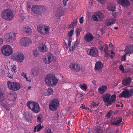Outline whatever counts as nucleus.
I'll list each match as a JSON object with an SVG mask.
<instances>
[{
  "mask_svg": "<svg viewBox=\"0 0 133 133\" xmlns=\"http://www.w3.org/2000/svg\"><path fill=\"white\" fill-rule=\"evenodd\" d=\"M27 106L34 113H38L41 109L39 104L37 102L33 101L28 102Z\"/></svg>",
  "mask_w": 133,
  "mask_h": 133,
  "instance_id": "f257e3e1",
  "label": "nucleus"
},
{
  "mask_svg": "<svg viewBox=\"0 0 133 133\" xmlns=\"http://www.w3.org/2000/svg\"><path fill=\"white\" fill-rule=\"evenodd\" d=\"M1 17L3 19L7 21H10L13 19L14 15L11 10L6 9L2 11Z\"/></svg>",
  "mask_w": 133,
  "mask_h": 133,
  "instance_id": "f03ea898",
  "label": "nucleus"
},
{
  "mask_svg": "<svg viewBox=\"0 0 133 133\" xmlns=\"http://www.w3.org/2000/svg\"><path fill=\"white\" fill-rule=\"evenodd\" d=\"M69 67L70 69L75 72H78L80 71L83 72L85 70L84 67L81 66L77 63H71L70 64Z\"/></svg>",
  "mask_w": 133,
  "mask_h": 133,
  "instance_id": "7ed1b4c3",
  "label": "nucleus"
},
{
  "mask_svg": "<svg viewBox=\"0 0 133 133\" xmlns=\"http://www.w3.org/2000/svg\"><path fill=\"white\" fill-rule=\"evenodd\" d=\"M50 28L43 24H41L37 26V30L41 34L46 35L49 33Z\"/></svg>",
  "mask_w": 133,
  "mask_h": 133,
  "instance_id": "20e7f679",
  "label": "nucleus"
},
{
  "mask_svg": "<svg viewBox=\"0 0 133 133\" xmlns=\"http://www.w3.org/2000/svg\"><path fill=\"white\" fill-rule=\"evenodd\" d=\"M2 53L5 56H8L13 52L12 47L9 45H4L1 48Z\"/></svg>",
  "mask_w": 133,
  "mask_h": 133,
  "instance_id": "39448f33",
  "label": "nucleus"
},
{
  "mask_svg": "<svg viewBox=\"0 0 133 133\" xmlns=\"http://www.w3.org/2000/svg\"><path fill=\"white\" fill-rule=\"evenodd\" d=\"M133 89H124L119 95V97L128 98L132 96Z\"/></svg>",
  "mask_w": 133,
  "mask_h": 133,
  "instance_id": "423d86ee",
  "label": "nucleus"
},
{
  "mask_svg": "<svg viewBox=\"0 0 133 133\" xmlns=\"http://www.w3.org/2000/svg\"><path fill=\"white\" fill-rule=\"evenodd\" d=\"M7 84L8 88L11 90L16 91L19 90L21 88L20 84L17 82L8 81Z\"/></svg>",
  "mask_w": 133,
  "mask_h": 133,
  "instance_id": "0eeeda50",
  "label": "nucleus"
},
{
  "mask_svg": "<svg viewBox=\"0 0 133 133\" xmlns=\"http://www.w3.org/2000/svg\"><path fill=\"white\" fill-rule=\"evenodd\" d=\"M16 35L15 32H10L5 35V38L6 42L11 43L16 40Z\"/></svg>",
  "mask_w": 133,
  "mask_h": 133,
  "instance_id": "6e6552de",
  "label": "nucleus"
},
{
  "mask_svg": "<svg viewBox=\"0 0 133 133\" xmlns=\"http://www.w3.org/2000/svg\"><path fill=\"white\" fill-rule=\"evenodd\" d=\"M87 54L88 55L93 57L97 58L99 55V53L98 49L94 47L91 48L89 49L87 51Z\"/></svg>",
  "mask_w": 133,
  "mask_h": 133,
  "instance_id": "1a4fd4ad",
  "label": "nucleus"
},
{
  "mask_svg": "<svg viewBox=\"0 0 133 133\" xmlns=\"http://www.w3.org/2000/svg\"><path fill=\"white\" fill-rule=\"evenodd\" d=\"M59 105V101L57 99H55L50 102V110L55 111L57 110Z\"/></svg>",
  "mask_w": 133,
  "mask_h": 133,
  "instance_id": "9d476101",
  "label": "nucleus"
},
{
  "mask_svg": "<svg viewBox=\"0 0 133 133\" xmlns=\"http://www.w3.org/2000/svg\"><path fill=\"white\" fill-rule=\"evenodd\" d=\"M20 44L21 46L27 47L32 43L31 39L27 37L22 38L20 40Z\"/></svg>",
  "mask_w": 133,
  "mask_h": 133,
  "instance_id": "9b49d317",
  "label": "nucleus"
},
{
  "mask_svg": "<svg viewBox=\"0 0 133 133\" xmlns=\"http://www.w3.org/2000/svg\"><path fill=\"white\" fill-rule=\"evenodd\" d=\"M24 56L22 53L20 52L14 56L13 58L14 60L17 61L21 62L24 59Z\"/></svg>",
  "mask_w": 133,
  "mask_h": 133,
  "instance_id": "f8f14e48",
  "label": "nucleus"
},
{
  "mask_svg": "<svg viewBox=\"0 0 133 133\" xmlns=\"http://www.w3.org/2000/svg\"><path fill=\"white\" fill-rule=\"evenodd\" d=\"M116 2L118 4L124 7H128L130 5L128 0H116Z\"/></svg>",
  "mask_w": 133,
  "mask_h": 133,
  "instance_id": "ddd939ff",
  "label": "nucleus"
},
{
  "mask_svg": "<svg viewBox=\"0 0 133 133\" xmlns=\"http://www.w3.org/2000/svg\"><path fill=\"white\" fill-rule=\"evenodd\" d=\"M40 5H34L32 6L31 8L32 11L34 14L37 15L41 14Z\"/></svg>",
  "mask_w": 133,
  "mask_h": 133,
  "instance_id": "4468645a",
  "label": "nucleus"
},
{
  "mask_svg": "<svg viewBox=\"0 0 133 133\" xmlns=\"http://www.w3.org/2000/svg\"><path fill=\"white\" fill-rule=\"evenodd\" d=\"M50 86L53 87L58 82L57 78L55 77V75L53 74H50Z\"/></svg>",
  "mask_w": 133,
  "mask_h": 133,
  "instance_id": "2eb2a0df",
  "label": "nucleus"
},
{
  "mask_svg": "<svg viewBox=\"0 0 133 133\" xmlns=\"http://www.w3.org/2000/svg\"><path fill=\"white\" fill-rule=\"evenodd\" d=\"M85 40L87 42L92 41L94 38V37L90 33L88 32L84 35Z\"/></svg>",
  "mask_w": 133,
  "mask_h": 133,
  "instance_id": "dca6fc26",
  "label": "nucleus"
},
{
  "mask_svg": "<svg viewBox=\"0 0 133 133\" xmlns=\"http://www.w3.org/2000/svg\"><path fill=\"white\" fill-rule=\"evenodd\" d=\"M116 21V19L115 18H111L107 20L106 22L105 25L107 26L115 24Z\"/></svg>",
  "mask_w": 133,
  "mask_h": 133,
  "instance_id": "f3484780",
  "label": "nucleus"
},
{
  "mask_svg": "<svg viewBox=\"0 0 133 133\" xmlns=\"http://www.w3.org/2000/svg\"><path fill=\"white\" fill-rule=\"evenodd\" d=\"M39 46V50L41 52H44L47 51V47L43 43H40Z\"/></svg>",
  "mask_w": 133,
  "mask_h": 133,
  "instance_id": "a211bd4d",
  "label": "nucleus"
},
{
  "mask_svg": "<svg viewBox=\"0 0 133 133\" xmlns=\"http://www.w3.org/2000/svg\"><path fill=\"white\" fill-rule=\"evenodd\" d=\"M111 96L108 93H106L103 95L102 99L104 102L105 103H109ZM107 105H108V104Z\"/></svg>",
  "mask_w": 133,
  "mask_h": 133,
  "instance_id": "6ab92c4d",
  "label": "nucleus"
},
{
  "mask_svg": "<svg viewBox=\"0 0 133 133\" xmlns=\"http://www.w3.org/2000/svg\"><path fill=\"white\" fill-rule=\"evenodd\" d=\"M103 66V64L101 61L97 62L95 64V70L96 71H99L102 69Z\"/></svg>",
  "mask_w": 133,
  "mask_h": 133,
  "instance_id": "aec40b11",
  "label": "nucleus"
},
{
  "mask_svg": "<svg viewBox=\"0 0 133 133\" xmlns=\"http://www.w3.org/2000/svg\"><path fill=\"white\" fill-rule=\"evenodd\" d=\"M73 33L74 30H71L69 31L68 33V36L70 37L67 38L68 46L69 47H70V46L72 42V38L70 37L72 36L73 34Z\"/></svg>",
  "mask_w": 133,
  "mask_h": 133,
  "instance_id": "412c9836",
  "label": "nucleus"
},
{
  "mask_svg": "<svg viewBox=\"0 0 133 133\" xmlns=\"http://www.w3.org/2000/svg\"><path fill=\"white\" fill-rule=\"evenodd\" d=\"M108 87L106 85H102L100 86L98 88V92L100 94H103L107 90Z\"/></svg>",
  "mask_w": 133,
  "mask_h": 133,
  "instance_id": "4be33fe9",
  "label": "nucleus"
},
{
  "mask_svg": "<svg viewBox=\"0 0 133 133\" xmlns=\"http://www.w3.org/2000/svg\"><path fill=\"white\" fill-rule=\"evenodd\" d=\"M125 50L126 53L130 56V54L133 53V45H130L128 46H126Z\"/></svg>",
  "mask_w": 133,
  "mask_h": 133,
  "instance_id": "5701e85b",
  "label": "nucleus"
},
{
  "mask_svg": "<svg viewBox=\"0 0 133 133\" xmlns=\"http://www.w3.org/2000/svg\"><path fill=\"white\" fill-rule=\"evenodd\" d=\"M131 78L130 77H129L123 80L122 83L123 85L126 86L130 84L131 82Z\"/></svg>",
  "mask_w": 133,
  "mask_h": 133,
  "instance_id": "b1692460",
  "label": "nucleus"
},
{
  "mask_svg": "<svg viewBox=\"0 0 133 133\" xmlns=\"http://www.w3.org/2000/svg\"><path fill=\"white\" fill-rule=\"evenodd\" d=\"M44 128L43 126H41V124H39L36 126L35 127L34 129V132H39Z\"/></svg>",
  "mask_w": 133,
  "mask_h": 133,
  "instance_id": "393cba45",
  "label": "nucleus"
},
{
  "mask_svg": "<svg viewBox=\"0 0 133 133\" xmlns=\"http://www.w3.org/2000/svg\"><path fill=\"white\" fill-rule=\"evenodd\" d=\"M23 31L26 34H30L32 32V30L31 28L28 26H26L23 28Z\"/></svg>",
  "mask_w": 133,
  "mask_h": 133,
  "instance_id": "a878e982",
  "label": "nucleus"
},
{
  "mask_svg": "<svg viewBox=\"0 0 133 133\" xmlns=\"http://www.w3.org/2000/svg\"><path fill=\"white\" fill-rule=\"evenodd\" d=\"M116 98V94H114L112 95L111 96V98H110L109 102L108 103V105H109L113 103L115 101Z\"/></svg>",
  "mask_w": 133,
  "mask_h": 133,
  "instance_id": "bb28decb",
  "label": "nucleus"
},
{
  "mask_svg": "<svg viewBox=\"0 0 133 133\" xmlns=\"http://www.w3.org/2000/svg\"><path fill=\"white\" fill-rule=\"evenodd\" d=\"M95 13L99 20L101 21L103 20L104 17V15L101 12H96Z\"/></svg>",
  "mask_w": 133,
  "mask_h": 133,
  "instance_id": "cd10ccee",
  "label": "nucleus"
},
{
  "mask_svg": "<svg viewBox=\"0 0 133 133\" xmlns=\"http://www.w3.org/2000/svg\"><path fill=\"white\" fill-rule=\"evenodd\" d=\"M44 118L43 115L41 114L38 115L37 118V122L39 123H42L43 121Z\"/></svg>",
  "mask_w": 133,
  "mask_h": 133,
  "instance_id": "c85d7f7f",
  "label": "nucleus"
},
{
  "mask_svg": "<svg viewBox=\"0 0 133 133\" xmlns=\"http://www.w3.org/2000/svg\"><path fill=\"white\" fill-rule=\"evenodd\" d=\"M45 82L47 85L50 86V74H49L46 76L45 79Z\"/></svg>",
  "mask_w": 133,
  "mask_h": 133,
  "instance_id": "c756f323",
  "label": "nucleus"
},
{
  "mask_svg": "<svg viewBox=\"0 0 133 133\" xmlns=\"http://www.w3.org/2000/svg\"><path fill=\"white\" fill-rule=\"evenodd\" d=\"M108 9L110 11H114L115 10L116 7L114 4H110L108 6Z\"/></svg>",
  "mask_w": 133,
  "mask_h": 133,
  "instance_id": "7c9ffc66",
  "label": "nucleus"
},
{
  "mask_svg": "<svg viewBox=\"0 0 133 133\" xmlns=\"http://www.w3.org/2000/svg\"><path fill=\"white\" fill-rule=\"evenodd\" d=\"M45 57L43 58L44 63L46 64H48L50 62V55L48 54L47 56H45Z\"/></svg>",
  "mask_w": 133,
  "mask_h": 133,
  "instance_id": "2f4dec72",
  "label": "nucleus"
},
{
  "mask_svg": "<svg viewBox=\"0 0 133 133\" xmlns=\"http://www.w3.org/2000/svg\"><path fill=\"white\" fill-rule=\"evenodd\" d=\"M79 87L84 91H86L87 90V85L85 83L81 84L79 85Z\"/></svg>",
  "mask_w": 133,
  "mask_h": 133,
  "instance_id": "473e14b6",
  "label": "nucleus"
},
{
  "mask_svg": "<svg viewBox=\"0 0 133 133\" xmlns=\"http://www.w3.org/2000/svg\"><path fill=\"white\" fill-rule=\"evenodd\" d=\"M32 74L33 76H35L38 75L39 73V71L37 68H34L32 70Z\"/></svg>",
  "mask_w": 133,
  "mask_h": 133,
  "instance_id": "72a5a7b5",
  "label": "nucleus"
},
{
  "mask_svg": "<svg viewBox=\"0 0 133 133\" xmlns=\"http://www.w3.org/2000/svg\"><path fill=\"white\" fill-rule=\"evenodd\" d=\"M52 62L54 64L56 63V57L50 53V63Z\"/></svg>",
  "mask_w": 133,
  "mask_h": 133,
  "instance_id": "f704fd0d",
  "label": "nucleus"
},
{
  "mask_svg": "<svg viewBox=\"0 0 133 133\" xmlns=\"http://www.w3.org/2000/svg\"><path fill=\"white\" fill-rule=\"evenodd\" d=\"M91 108L94 109L97 108L99 105V103H97L95 102H93L91 103Z\"/></svg>",
  "mask_w": 133,
  "mask_h": 133,
  "instance_id": "c9c22d12",
  "label": "nucleus"
},
{
  "mask_svg": "<svg viewBox=\"0 0 133 133\" xmlns=\"http://www.w3.org/2000/svg\"><path fill=\"white\" fill-rule=\"evenodd\" d=\"M122 119L121 117H117L116 120V122L114 124L115 125H117L120 124L122 122Z\"/></svg>",
  "mask_w": 133,
  "mask_h": 133,
  "instance_id": "e433bc0d",
  "label": "nucleus"
},
{
  "mask_svg": "<svg viewBox=\"0 0 133 133\" xmlns=\"http://www.w3.org/2000/svg\"><path fill=\"white\" fill-rule=\"evenodd\" d=\"M76 41L74 43H72V47H70L69 48V50L70 51H71L73 50V49L75 48L77 45V44L76 43Z\"/></svg>",
  "mask_w": 133,
  "mask_h": 133,
  "instance_id": "4c0bfd02",
  "label": "nucleus"
},
{
  "mask_svg": "<svg viewBox=\"0 0 133 133\" xmlns=\"http://www.w3.org/2000/svg\"><path fill=\"white\" fill-rule=\"evenodd\" d=\"M95 129V130L97 131V133H101L102 132V128L99 126H96Z\"/></svg>",
  "mask_w": 133,
  "mask_h": 133,
  "instance_id": "58836bf2",
  "label": "nucleus"
},
{
  "mask_svg": "<svg viewBox=\"0 0 133 133\" xmlns=\"http://www.w3.org/2000/svg\"><path fill=\"white\" fill-rule=\"evenodd\" d=\"M10 95V97L12 100H15L17 98V95L16 94L10 93L9 94Z\"/></svg>",
  "mask_w": 133,
  "mask_h": 133,
  "instance_id": "ea45409f",
  "label": "nucleus"
},
{
  "mask_svg": "<svg viewBox=\"0 0 133 133\" xmlns=\"http://www.w3.org/2000/svg\"><path fill=\"white\" fill-rule=\"evenodd\" d=\"M40 10H41V14L42 12L45 10L47 8V7L43 5H40Z\"/></svg>",
  "mask_w": 133,
  "mask_h": 133,
  "instance_id": "a19ab883",
  "label": "nucleus"
},
{
  "mask_svg": "<svg viewBox=\"0 0 133 133\" xmlns=\"http://www.w3.org/2000/svg\"><path fill=\"white\" fill-rule=\"evenodd\" d=\"M92 18L93 20L95 21H97L99 19L95 13H94V15H92Z\"/></svg>",
  "mask_w": 133,
  "mask_h": 133,
  "instance_id": "79ce46f5",
  "label": "nucleus"
},
{
  "mask_svg": "<svg viewBox=\"0 0 133 133\" xmlns=\"http://www.w3.org/2000/svg\"><path fill=\"white\" fill-rule=\"evenodd\" d=\"M113 111L111 110L108 112L105 116V117L107 118H110L112 113Z\"/></svg>",
  "mask_w": 133,
  "mask_h": 133,
  "instance_id": "37998d69",
  "label": "nucleus"
},
{
  "mask_svg": "<svg viewBox=\"0 0 133 133\" xmlns=\"http://www.w3.org/2000/svg\"><path fill=\"white\" fill-rule=\"evenodd\" d=\"M4 100L3 94L2 92L0 91V101H2Z\"/></svg>",
  "mask_w": 133,
  "mask_h": 133,
  "instance_id": "c03bdc74",
  "label": "nucleus"
},
{
  "mask_svg": "<svg viewBox=\"0 0 133 133\" xmlns=\"http://www.w3.org/2000/svg\"><path fill=\"white\" fill-rule=\"evenodd\" d=\"M49 89H50V88H48L47 90V92H44L43 93V95L46 96L48 95L49 96L50 95V91H49Z\"/></svg>",
  "mask_w": 133,
  "mask_h": 133,
  "instance_id": "a18cd8bd",
  "label": "nucleus"
},
{
  "mask_svg": "<svg viewBox=\"0 0 133 133\" xmlns=\"http://www.w3.org/2000/svg\"><path fill=\"white\" fill-rule=\"evenodd\" d=\"M116 118H112L110 120V123L112 125H115V123L116 122Z\"/></svg>",
  "mask_w": 133,
  "mask_h": 133,
  "instance_id": "49530a36",
  "label": "nucleus"
},
{
  "mask_svg": "<svg viewBox=\"0 0 133 133\" xmlns=\"http://www.w3.org/2000/svg\"><path fill=\"white\" fill-rule=\"evenodd\" d=\"M33 55L35 56H37L38 55V52L37 50H33L32 51Z\"/></svg>",
  "mask_w": 133,
  "mask_h": 133,
  "instance_id": "de8ad7c7",
  "label": "nucleus"
},
{
  "mask_svg": "<svg viewBox=\"0 0 133 133\" xmlns=\"http://www.w3.org/2000/svg\"><path fill=\"white\" fill-rule=\"evenodd\" d=\"M81 30L79 29H77L76 31V36H78L79 35Z\"/></svg>",
  "mask_w": 133,
  "mask_h": 133,
  "instance_id": "09e8293b",
  "label": "nucleus"
},
{
  "mask_svg": "<svg viewBox=\"0 0 133 133\" xmlns=\"http://www.w3.org/2000/svg\"><path fill=\"white\" fill-rule=\"evenodd\" d=\"M16 66L15 65H13V67L12 68L11 71L12 72H14L15 73L17 71L16 70Z\"/></svg>",
  "mask_w": 133,
  "mask_h": 133,
  "instance_id": "8fccbe9b",
  "label": "nucleus"
},
{
  "mask_svg": "<svg viewBox=\"0 0 133 133\" xmlns=\"http://www.w3.org/2000/svg\"><path fill=\"white\" fill-rule=\"evenodd\" d=\"M62 13L61 11L60 12H57V14H56V16L57 17H60L62 16Z\"/></svg>",
  "mask_w": 133,
  "mask_h": 133,
  "instance_id": "3c124183",
  "label": "nucleus"
},
{
  "mask_svg": "<svg viewBox=\"0 0 133 133\" xmlns=\"http://www.w3.org/2000/svg\"><path fill=\"white\" fill-rule=\"evenodd\" d=\"M104 51L105 52H107L108 50V45L105 44V48H104Z\"/></svg>",
  "mask_w": 133,
  "mask_h": 133,
  "instance_id": "603ef678",
  "label": "nucleus"
},
{
  "mask_svg": "<svg viewBox=\"0 0 133 133\" xmlns=\"http://www.w3.org/2000/svg\"><path fill=\"white\" fill-rule=\"evenodd\" d=\"M127 54L126 53L121 58V60L122 61H125L126 60V56Z\"/></svg>",
  "mask_w": 133,
  "mask_h": 133,
  "instance_id": "864d4df0",
  "label": "nucleus"
},
{
  "mask_svg": "<svg viewBox=\"0 0 133 133\" xmlns=\"http://www.w3.org/2000/svg\"><path fill=\"white\" fill-rule=\"evenodd\" d=\"M77 19H75L74 20H73V22L72 23L73 24V25L75 26H76L77 24Z\"/></svg>",
  "mask_w": 133,
  "mask_h": 133,
  "instance_id": "5fc2aeb1",
  "label": "nucleus"
},
{
  "mask_svg": "<svg viewBox=\"0 0 133 133\" xmlns=\"http://www.w3.org/2000/svg\"><path fill=\"white\" fill-rule=\"evenodd\" d=\"M117 14H118V13L115 12L113 13L112 14V16L113 17V18H115L116 19V17H117Z\"/></svg>",
  "mask_w": 133,
  "mask_h": 133,
  "instance_id": "6e6d98bb",
  "label": "nucleus"
},
{
  "mask_svg": "<svg viewBox=\"0 0 133 133\" xmlns=\"http://www.w3.org/2000/svg\"><path fill=\"white\" fill-rule=\"evenodd\" d=\"M44 133H50V128H46Z\"/></svg>",
  "mask_w": 133,
  "mask_h": 133,
  "instance_id": "4d7b16f0",
  "label": "nucleus"
},
{
  "mask_svg": "<svg viewBox=\"0 0 133 133\" xmlns=\"http://www.w3.org/2000/svg\"><path fill=\"white\" fill-rule=\"evenodd\" d=\"M99 48L100 50L102 51H104V47L102 45H100L99 46Z\"/></svg>",
  "mask_w": 133,
  "mask_h": 133,
  "instance_id": "13d9d810",
  "label": "nucleus"
},
{
  "mask_svg": "<svg viewBox=\"0 0 133 133\" xmlns=\"http://www.w3.org/2000/svg\"><path fill=\"white\" fill-rule=\"evenodd\" d=\"M84 21L83 17H81L79 19V22L81 24H82Z\"/></svg>",
  "mask_w": 133,
  "mask_h": 133,
  "instance_id": "bf43d9fd",
  "label": "nucleus"
},
{
  "mask_svg": "<svg viewBox=\"0 0 133 133\" xmlns=\"http://www.w3.org/2000/svg\"><path fill=\"white\" fill-rule=\"evenodd\" d=\"M119 69L122 71H124V68L122 65H121L119 67Z\"/></svg>",
  "mask_w": 133,
  "mask_h": 133,
  "instance_id": "052dcab7",
  "label": "nucleus"
},
{
  "mask_svg": "<svg viewBox=\"0 0 133 133\" xmlns=\"http://www.w3.org/2000/svg\"><path fill=\"white\" fill-rule=\"evenodd\" d=\"M98 2L101 3L102 4L104 2H105L107 0H97Z\"/></svg>",
  "mask_w": 133,
  "mask_h": 133,
  "instance_id": "680f3d73",
  "label": "nucleus"
},
{
  "mask_svg": "<svg viewBox=\"0 0 133 133\" xmlns=\"http://www.w3.org/2000/svg\"><path fill=\"white\" fill-rule=\"evenodd\" d=\"M75 26L72 23L69 25V27L71 28H74Z\"/></svg>",
  "mask_w": 133,
  "mask_h": 133,
  "instance_id": "e2e57ef3",
  "label": "nucleus"
},
{
  "mask_svg": "<svg viewBox=\"0 0 133 133\" xmlns=\"http://www.w3.org/2000/svg\"><path fill=\"white\" fill-rule=\"evenodd\" d=\"M68 0H63V3L64 5H66V3L67 2Z\"/></svg>",
  "mask_w": 133,
  "mask_h": 133,
  "instance_id": "0e129e2a",
  "label": "nucleus"
},
{
  "mask_svg": "<svg viewBox=\"0 0 133 133\" xmlns=\"http://www.w3.org/2000/svg\"><path fill=\"white\" fill-rule=\"evenodd\" d=\"M80 108L83 109H85L86 108L85 107V105L83 104H82L81 105Z\"/></svg>",
  "mask_w": 133,
  "mask_h": 133,
  "instance_id": "69168bd1",
  "label": "nucleus"
},
{
  "mask_svg": "<svg viewBox=\"0 0 133 133\" xmlns=\"http://www.w3.org/2000/svg\"><path fill=\"white\" fill-rule=\"evenodd\" d=\"M7 76L11 78H13V76L12 75H10V74H8Z\"/></svg>",
  "mask_w": 133,
  "mask_h": 133,
  "instance_id": "338daca9",
  "label": "nucleus"
},
{
  "mask_svg": "<svg viewBox=\"0 0 133 133\" xmlns=\"http://www.w3.org/2000/svg\"><path fill=\"white\" fill-rule=\"evenodd\" d=\"M21 75L22 76H23L24 78L26 77V74L24 73V72L22 73L21 74Z\"/></svg>",
  "mask_w": 133,
  "mask_h": 133,
  "instance_id": "774afa93",
  "label": "nucleus"
}]
</instances>
